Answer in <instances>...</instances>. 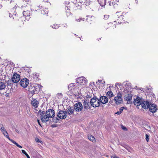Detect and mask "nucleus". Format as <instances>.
<instances>
[{
  "mask_svg": "<svg viewBox=\"0 0 158 158\" xmlns=\"http://www.w3.org/2000/svg\"><path fill=\"white\" fill-rule=\"evenodd\" d=\"M38 113L40 115L41 120L43 122L46 123L49 121V119L45 114L44 111L40 110Z\"/></svg>",
  "mask_w": 158,
  "mask_h": 158,
  "instance_id": "f257e3e1",
  "label": "nucleus"
},
{
  "mask_svg": "<svg viewBox=\"0 0 158 158\" xmlns=\"http://www.w3.org/2000/svg\"><path fill=\"white\" fill-rule=\"evenodd\" d=\"M90 102L91 105L94 107L99 106L100 104L99 100L96 97L92 98Z\"/></svg>",
  "mask_w": 158,
  "mask_h": 158,
  "instance_id": "f03ea898",
  "label": "nucleus"
},
{
  "mask_svg": "<svg viewBox=\"0 0 158 158\" xmlns=\"http://www.w3.org/2000/svg\"><path fill=\"white\" fill-rule=\"evenodd\" d=\"M122 95L120 93H118L117 94V96L114 98V100L115 103L116 104H119L121 103L122 101Z\"/></svg>",
  "mask_w": 158,
  "mask_h": 158,
  "instance_id": "7ed1b4c3",
  "label": "nucleus"
},
{
  "mask_svg": "<svg viewBox=\"0 0 158 158\" xmlns=\"http://www.w3.org/2000/svg\"><path fill=\"white\" fill-rule=\"evenodd\" d=\"M67 116V113L66 111L60 110L58 113L57 117L61 119L65 118Z\"/></svg>",
  "mask_w": 158,
  "mask_h": 158,
  "instance_id": "20e7f679",
  "label": "nucleus"
},
{
  "mask_svg": "<svg viewBox=\"0 0 158 158\" xmlns=\"http://www.w3.org/2000/svg\"><path fill=\"white\" fill-rule=\"evenodd\" d=\"M46 115L49 119V118H52L55 115V111L52 109H49L46 111Z\"/></svg>",
  "mask_w": 158,
  "mask_h": 158,
  "instance_id": "39448f33",
  "label": "nucleus"
},
{
  "mask_svg": "<svg viewBox=\"0 0 158 158\" xmlns=\"http://www.w3.org/2000/svg\"><path fill=\"white\" fill-rule=\"evenodd\" d=\"M76 82L81 85H85L87 83V81L85 77H82L77 78Z\"/></svg>",
  "mask_w": 158,
  "mask_h": 158,
  "instance_id": "423d86ee",
  "label": "nucleus"
},
{
  "mask_svg": "<svg viewBox=\"0 0 158 158\" xmlns=\"http://www.w3.org/2000/svg\"><path fill=\"white\" fill-rule=\"evenodd\" d=\"M20 79V75L17 73L14 74L11 78L12 81L15 83H17L19 81Z\"/></svg>",
  "mask_w": 158,
  "mask_h": 158,
  "instance_id": "0eeeda50",
  "label": "nucleus"
},
{
  "mask_svg": "<svg viewBox=\"0 0 158 158\" xmlns=\"http://www.w3.org/2000/svg\"><path fill=\"white\" fill-rule=\"evenodd\" d=\"M29 84V80L26 78L21 80L20 82V85L23 87H26Z\"/></svg>",
  "mask_w": 158,
  "mask_h": 158,
  "instance_id": "6e6552de",
  "label": "nucleus"
},
{
  "mask_svg": "<svg viewBox=\"0 0 158 158\" xmlns=\"http://www.w3.org/2000/svg\"><path fill=\"white\" fill-rule=\"evenodd\" d=\"M83 104L84 106V110H87L88 109L90 108V107L91 106L87 100H84Z\"/></svg>",
  "mask_w": 158,
  "mask_h": 158,
  "instance_id": "1a4fd4ad",
  "label": "nucleus"
},
{
  "mask_svg": "<svg viewBox=\"0 0 158 158\" xmlns=\"http://www.w3.org/2000/svg\"><path fill=\"white\" fill-rule=\"evenodd\" d=\"M150 111L153 113H155L156 111L157 108L155 104L151 103L148 108Z\"/></svg>",
  "mask_w": 158,
  "mask_h": 158,
  "instance_id": "9d476101",
  "label": "nucleus"
},
{
  "mask_svg": "<svg viewBox=\"0 0 158 158\" xmlns=\"http://www.w3.org/2000/svg\"><path fill=\"white\" fill-rule=\"evenodd\" d=\"M143 101L142 98L138 97L136 99L134 100V103L135 105L137 106L141 105Z\"/></svg>",
  "mask_w": 158,
  "mask_h": 158,
  "instance_id": "9b49d317",
  "label": "nucleus"
},
{
  "mask_svg": "<svg viewBox=\"0 0 158 158\" xmlns=\"http://www.w3.org/2000/svg\"><path fill=\"white\" fill-rule=\"evenodd\" d=\"M75 110L77 111H79L81 110L82 109V106L81 102H78L75 105Z\"/></svg>",
  "mask_w": 158,
  "mask_h": 158,
  "instance_id": "f8f14e48",
  "label": "nucleus"
},
{
  "mask_svg": "<svg viewBox=\"0 0 158 158\" xmlns=\"http://www.w3.org/2000/svg\"><path fill=\"white\" fill-rule=\"evenodd\" d=\"M151 103L149 102L148 101H142V103H141V106L142 108H143L145 109L148 108L149 106L150 105V104Z\"/></svg>",
  "mask_w": 158,
  "mask_h": 158,
  "instance_id": "ddd939ff",
  "label": "nucleus"
},
{
  "mask_svg": "<svg viewBox=\"0 0 158 158\" xmlns=\"http://www.w3.org/2000/svg\"><path fill=\"white\" fill-rule=\"evenodd\" d=\"M100 102L102 104H106L108 102V99L106 96H102L99 99Z\"/></svg>",
  "mask_w": 158,
  "mask_h": 158,
  "instance_id": "4468645a",
  "label": "nucleus"
},
{
  "mask_svg": "<svg viewBox=\"0 0 158 158\" xmlns=\"http://www.w3.org/2000/svg\"><path fill=\"white\" fill-rule=\"evenodd\" d=\"M132 97V95L131 94H126L124 97V99L127 101L130 102L131 100Z\"/></svg>",
  "mask_w": 158,
  "mask_h": 158,
  "instance_id": "2eb2a0df",
  "label": "nucleus"
},
{
  "mask_svg": "<svg viewBox=\"0 0 158 158\" xmlns=\"http://www.w3.org/2000/svg\"><path fill=\"white\" fill-rule=\"evenodd\" d=\"M31 104L34 108H36L38 106L39 102L35 99H33L31 101Z\"/></svg>",
  "mask_w": 158,
  "mask_h": 158,
  "instance_id": "dca6fc26",
  "label": "nucleus"
},
{
  "mask_svg": "<svg viewBox=\"0 0 158 158\" xmlns=\"http://www.w3.org/2000/svg\"><path fill=\"white\" fill-rule=\"evenodd\" d=\"M0 129L2 132L3 133L4 135L6 136V138H8L10 140V138L8 134L5 130V129L3 126L2 127V128H1Z\"/></svg>",
  "mask_w": 158,
  "mask_h": 158,
  "instance_id": "f3484780",
  "label": "nucleus"
},
{
  "mask_svg": "<svg viewBox=\"0 0 158 158\" xmlns=\"http://www.w3.org/2000/svg\"><path fill=\"white\" fill-rule=\"evenodd\" d=\"M5 83L4 81H0V90H2L5 88Z\"/></svg>",
  "mask_w": 158,
  "mask_h": 158,
  "instance_id": "a211bd4d",
  "label": "nucleus"
},
{
  "mask_svg": "<svg viewBox=\"0 0 158 158\" xmlns=\"http://www.w3.org/2000/svg\"><path fill=\"white\" fill-rule=\"evenodd\" d=\"M106 96L109 98L113 97L114 96V95L111 90L108 91L106 93Z\"/></svg>",
  "mask_w": 158,
  "mask_h": 158,
  "instance_id": "6ab92c4d",
  "label": "nucleus"
},
{
  "mask_svg": "<svg viewBox=\"0 0 158 158\" xmlns=\"http://www.w3.org/2000/svg\"><path fill=\"white\" fill-rule=\"evenodd\" d=\"M74 110L72 108L70 107L68 108L66 111L68 114L69 115L72 114H73Z\"/></svg>",
  "mask_w": 158,
  "mask_h": 158,
  "instance_id": "aec40b11",
  "label": "nucleus"
},
{
  "mask_svg": "<svg viewBox=\"0 0 158 158\" xmlns=\"http://www.w3.org/2000/svg\"><path fill=\"white\" fill-rule=\"evenodd\" d=\"M98 1L102 6H104L106 3V0H98Z\"/></svg>",
  "mask_w": 158,
  "mask_h": 158,
  "instance_id": "412c9836",
  "label": "nucleus"
},
{
  "mask_svg": "<svg viewBox=\"0 0 158 158\" xmlns=\"http://www.w3.org/2000/svg\"><path fill=\"white\" fill-rule=\"evenodd\" d=\"M89 139L90 140L92 141V142H94L95 141V139L94 137L91 135H90L88 137Z\"/></svg>",
  "mask_w": 158,
  "mask_h": 158,
  "instance_id": "4be33fe9",
  "label": "nucleus"
},
{
  "mask_svg": "<svg viewBox=\"0 0 158 158\" xmlns=\"http://www.w3.org/2000/svg\"><path fill=\"white\" fill-rule=\"evenodd\" d=\"M123 108H124V107H121L119 109V111H117V112H116L115 114H120L123 111Z\"/></svg>",
  "mask_w": 158,
  "mask_h": 158,
  "instance_id": "5701e85b",
  "label": "nucleus"
},
{
  "mask_svg": "<svg viewBox=\"0 0 158 158\" xmlns=\"http://www.w3.org/2000/svg\"><path fill=\"white\" fill-rule=\"evenodd\" d=\"M10 141L11 142H12L14 144H15L18 147L20 148H22L21 146L19 145L18 143H16L15 141L12 139H10Z\"/></svg>",
  "mask_w": 158,
  "mask_h": 158,
  "instance_id": "b1692460",
  "label": "nucleus"
},
{
  "mask_svg": "<svg viewBox=\"0 0 158 158\" xmlns=\"http://www.w3.org/2000/svg\"><path fill=\"white\" fill-rule=\"evenodd\" d=\"M22 152L27 157V158H30L29 156L28 155V154L26 152L23 150H22Z\"/></svg>",
  "mask_w": 158,
  "mask_h": 158,
  "instance_id": "393cba45",
  "label": "nucleus"
},
{
  "mask_svg": "<svg viewBox=\"0 0 158 158\" xmlns=\"http://www.w3.org/2000/svg\"><path fill=\"white\" fill-rule=\"evenodd\" d=\"M74 86V83H71L70 84L69 86V88L70 89H72L71 87H73Z\"/></svg>",
  "mask_w": 158,
  "mask_h": 158,
  "instance_id": "a878e982",
  "label": "nucleus"
},
{
  "mask_svg": "<svg viewBox=\"0 0 158 158\" xmlns=\"http://www.w3.org/2000/svg\"><path fill=\"white\" fill-rule=\"evenodd\" d=\"M145 136H146V140L147 141V142H148L149 140V139L148 138L149 136L148 135L146 134Z\"/></svg>",
  "mask_w": 158,
  "mask_h": 158,
  "instance_id": "bb28decb",
  "label": "nucleus"
},
{
  "mask_svg": "<svg viewBox=\"0 0 158 158\" xmlns=\"http://www.w3.org/2000/svg\"><path fill=\"white\" fill-rule=\"evenodd\" d=\"M109 17V15H105L104 16V19H106L108 18Z\"/></svg>",
  "mask_w": 158,
  "mask_h": 158,
  "instance_id": "cd10ccee",
  "label": "nucleus"
},
{
  "mask_svg": "<svg viewBox=\"0 0 158 158\" xmlns=\"http://www.w3.org/2000/svg\"><path fill=\"white\" fill-rule=\"evenodd\" d=\"M16 125L15 124L13 125V126H12V128L13 130H15V127Z\"/></svg>",
  "mask_w": 158,
  "mask_h": 158,
  "instance_id": "c85d7f7f",
  "label": "nucleus"
},
{
  "mask_svg": "<svg viewBox=\"0 0 158 158\" xmlns=\"http://www.w3.org/2000/svg\"><path fill=\"white\" fill-rule=\"evenodd\" d=\"M122 129L124 130H127V128H126V127H125L123 126H122Z\"/></svg>",
  "mask_w": 158,
  "mask_h": 158,
  "instance_id": "c756f323",
  "label": "nucleus"
},
{
  "mask_svg": "<svg viewBox=\"0 0 158 158\" xmlns=\"http://www.w3.org/2000/svg\"><path fill=\"white\" fill-rule=\"evenodd\" d=\"M35 140L37 142H40L41 143V141H40L39 139L38 138H36L35 139Z\"/></svg>",
  "mask_w": 158,
  "mask_h": 158,
  "instance_id": "7c9ffc66",
  "label": "nucleus"
},
{
  "mask_svg": "<svg viewBox=\"0 0 158 158\" xmlns=\"http://www.w3.org/2000/svg\"><path fill=\"white\" fill-rule=\"evenodd\" d=\"M111 158H118V157L115 156H111Z\"/></svg>",
  "mask_w": 158,
  "mask_h": 158,
  "instance_id": "2f4dec72",
  "label": "nucleus"
},
{
  "mask_svg": "<svg viewBox=\"0 0 158 158\" xmlns=\"http://www.w3.org/2000/svg\"><path fill=\"white\" fill-rule=\"evenodd\" d=\"M56 26L54 25H53V26H52V27L53 28H54L56 29H57V26H56Z\"/></svg>",
  "mask_w": 158,
  "mask_h": 158,
  "instance_id": "473e14b6",
  "label": "nucleus"
},
{
  "mask_svg": "<svg viewBox=\"0 0 158 158\" xmlns=\"http://www.w3.org/2000/svg\"><path fill=\"white\" fill-rule=\"evenodd\" d=\"M81 18H80V19H78V20L77 19H76V21H77L80 22V21H81Z\"/></svg>",
  "mask_w": 158,
  "mask_h": 158,
  "instance_id": "72a5a7b5",
  "label": "nucleus"
},
{
  "mask_svg": "<svg viewBox=\"0 0 158 158\" xmlns=\"http://www.w3.org/2000/svg\"><path fill=\"white\" fill-rule=\"evenodd\" d=\"M37 122H38V123L39 124L40 126H41V124H40V120H38H38H37Z\"/></svg>",
  "mask_w": 158,
  "mask_h": 158,
  "instance_id": "f704fd0d",
  "label": "nucleus"
},
{
  "mask_svg": "<svg viewBox=\"0 0 158 158\" xmlns=\"http://www.w3.org/2000/svg\"><path fill=\"white\" fill-rule=\"evenodd\" d=\"M15 130L17 133H19V131L18 130H17L16 129H15Z\"/></svg>",
  "mask_w": 158,
  "mask_h": 158,
  "instance_id": "c9c22d12",
  "label": "nucleus"
},
{
  "mask_svg": "<svg viewBox=\"0 0 158 158\" xmlns=\"http://www.w3.org/2000/svg\"><path fill=\"white\" fill-rule=\"evenodd\" d=\"M57 95H59V96H60V97H62V95L61 94H58Z\"/></svg>",
  "mask_w": 158,
  "mask_h": 158,
  "instance_id": "e433bc0d",
  "label": "nucleus"
},
{
  "mask_svg": "<svg viewBox=\"0 0 158 158\" xmlns=\"http://www.w3.org/2000/svg\"><path fill=\"white\" fill-rule=\"evenodd\" d=\"M3 126L2 124H0V129L2 128V127Z\"/></svg>",
  "mask_w": 158,
  "mask_h": 158,
  "instance_id": "4c0bfd02",
  "label": "nucleus"
},
{
  "mask_svg": "<svg viewBox=\"0 0 158 158\" xmlns=\"http://www.w3.org/2000/svg\"><path fill=\"white\" fill-rule=\"evenodd\" d=\"M113 4V2H110V3H109V5L110 6H112Z\"/></svg>",
  "mask_w": 158,
  "mask_h": 158,
  "instance_id": "58836bf2",
  "label": "nucleus"
},
{
  "mask_svg": "<svg viewBox=\"0 0 158 158\" xmlns=\"http://www.w3.org/2000/svg\"><path fill=\"white\" fill-rule=\"evenodd\" d=\"M23 1H25V2H28L29 0H23Z\"/></svg>",
  "mask_w": 158,
  "mask_h": 158,
  "instance_id": "ea45409f",
  "label": "nucleus"
},
{
  "mask_svg": "<svg viewBox=\"0 0 158 158\" xmlns=\"http://www.w3.org/2000/svg\"><path fill=\"white\" fill-rule=\"evenodd\" d=\"M2 7V6L1 5V4H0V8H1V7Z\"/></svg>",
  "mask_w": 158,
  "mask_h": 158,
  "instance_id": "a19ab883",
  "label": "nucleus"
},
{
  "mask_svg": "<svg viewBox=\"0 0 158 158\" xmlns=\"http://www.w3.org/2000/svg\"><path fill=\"white\" fill-rule=\"evenodd\" d=\"M35 76H36H36H37V78H38V77H37V76H38V75H37L36 74H35Z\"/></svg>",
  "mask_w": 158,
  "mask_h": 158,
  "instance_id": "79ce46f5",
  "label": "nucleus"
},
{
  "mask_svg": "<svg viewBox=\"0 0 158 158\" xmlns=\"http://www.w3.org/2000/svg\"><path fill=\"white\" fill-rule=\"evenodd\" d=\"M25 11H23V15H24V13H25Z\"/></svg>",
  "mask_w": 158,
  "mask_h": 158,
  "instance_id": "37998d69",
  "label": "nucleus"
},
{
  "mask_svg": "<svg viewBox=\"0 0 158 158\" xmlns=\"http://www.w3.org/2000/svg\"><path fill=\"white\" fill-rule=\"evenodd\" d=\"M66 8H68V7H65V9H66Z\"/></svg>",
  "mask_w": 158,
  "mask_h": 158,
  "instance_id": "c03bdc74",
  "label": "nucleus"
}]
</instances>
